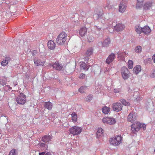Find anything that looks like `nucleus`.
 <instances>
[{"label":"nucleus","instance_id":"obj_30","mask_svg":"<svg viewBox=\"0 0 155 155\" xmlns=\"http://www.w3.org/2000/svg\"><path fill=\"white\" fill-rule=\"evenodd\" d=\"M38 145L40 146V148H42L43 150H47L48 145L45 144V143H38Z\"/></svg>","mask_w":155,"mask_h":155},{"label":"nucleus","instance_id":"obj_28","mask_svg":"<svg viewBox=\"0 0 155 155\" xmlns=\"http://www.w3.org/2000/svg\"><path fill=\"white\" fill-rule=\"evenodd\" d=\"M71 116L72 121L74 123L76 122L77 120V114L75 112H73L71 114Z\"/></svg>","mask_w":155,"mask_h":155},{"label":"nucleus","instance_id":"obj_34","mask_svg":"<svg viewBox=\"0 0 155 155\" xmlns=\"http://www.w3.org/2000/svg\"><path fill=\"white\" fill-rule=\"evenodd\" d=\"M120 101L123 105L125 106H129L130 105V103L125 100L122 99L120 100Z\"/></svg>","mask_w":155,"mask_h":155},{"label":"nucleus","instance_id":"obj_19","mask_svg":"<svg viewBox=\"0 0 155 155\" xmlns=\"http://www.w3.org/2000/svg\"><path fill=\"white\" fill-rule=\"evenodd\" d=\"M124 25L120 23L117 24L115 27V29L118 31H122L124 29Z\"/></svg>","mask_w":155,"mask_h":155},{"label":"nucleus","instance_id":"obj_52","mask_svg":"<svg viewBox=\"0 0 155 155\" xmlns=\"http://www.w3.org/2000/svg\"><path fill=\"white\" fill-rule=\"evenodd\" d=\"M9 87V88H10L11 89H12V88H11V87Z\"/></svg>","mask_w":155,"mask_h":155},{"label":"nucleus","instance_id":"obj_3","mask_svg":"<svg viewBox=\"0 0 155 155\" xmlns=\"http://www.w3.org/2000/svg\"><path fill=\"white\" fill-rule=\"evenodd\" d=\"M146 128V125L145 124L140 123L137 122L131 125V130L132 132L134 133L139 131L140 128H142L143 130H145Z\"/></svg>","mask_w":155,"mask_h":155},{"label":"nucleus","instance_id":"obj_2","mask_svg":"<svg viewBox=\"0 0 155 155\" xmlns=\"http://www.w3.org/2000/svg\"><path fill=\"white\" fill-rule=\"evenodd\" d=\"M122 142V138L121 135H118L109 140L110 144L114 146H119Z\"/></svg>","mask_w":155,"mask_h":155},{"label":"nucleus","instance_id":"obj_24","mask_svg":"<svg viewBox=\"0 0 155 155\" xmlns=\"http://www.w3.org/2000/svg\"><path fill=\"white\" fill-rule=\"evenodd\" d=\"M110 43V41L109 38L105 39L102 42V44L103 47H107Z\"/></svg>","mask_w":155,"mask_h":155},{"label":"nucleus","instance_id":"obj_18","mask_svg":"<svg viewBox=\"0 0 155 155\" xmlns=\"http://www.w3.org/2000/svg\"><path fill=\"white\" fill-rule=\"evenodd\" d=\"M115 57V54H111L106 59V62L107 64H109L114 59Z\"/></svg>","mask_w":155,"mask_h":155},{"label":"nucleus","instance_id":"obj_38","mask_svg":"<svg viewBox=\"0 0 155 155\" xmlns=\"http://www.w3.org/2000/svg\"><path fill=\"white\" fill-rule=\"evenodd\" d=\"M93 96L92 95H89L86 98V101L87 102H90L92 100Z\"/></svg>","mask_w":155,"mask_h":155},{"label":"nucleus","instance_id":"obj_37","mask_svg":"<svg viewBox=\"0 0 155 155\" xmlns=\"http://www.w3.org/2000/svg\"><path fill=\"white\" fill-rule=\"evenodd\" d=\"M87 39L88 41L90 42L93 41L94 40V38L93 37L92 35H88Z\"/></svg>","mask_w":155,"mask_h":155},{"label":"nucleus","instance_id":"obj_47","mask_svg":"<svg viewBox=\"0 0 155 155\" xmlns=\"http://www.w3.org/2000/svg\"><path fill=\"white\" fill-rule=\"evenodd\" d=\"M103 14V13L102 12V11H101L98 14V15H102Z\"/></svg>","mask_w":155,"mask_h":155},{"label":"nucleus","instance_id":"obj_50","mask_svg":"<svg viewBox=\"0 0 155 155\" xmlns=\"http://www.w3.org/2000/svg\"><path fill=\"white\" fill-rule=\"evenodd\" d=\"M2 135L1 134V133L0 132V139H1V137H2Z\"/></svg>","mask_w":155,"mask_h":155},{"label":"nucleus","instance_id":"obj_5","mask_svg":"<svg viewBox=\"0 0 155 155\" xmlns=\"http://www.w3.org/2000/svg\"><path fill=\"white\" fill-rule=\"evenodd\" d=\"M122 76L124 79H127L130 76V73L127 68L125 67H123L121 69Z\"/></svg>","mask_w":155,"mask_h":155},{"label":"nucleus","instance_id":"obj_40","mask_svg":"<svg viewBox=\"0 0 155 155\" xmlns=\"http://www.w3.org/2000/svg\"><path fill=\"white\" fill-rule=\"evenodd\" d=\"M6 84V81L5 80H2L0 81V84L4 86Z\"/></svg>","mask_w":155,"mask_h":155},{"label":"nucleus","instance_id":"obj_48","mask_svg":"<svg viewBox=\"0 0 155 155\" xmlns=\"http://www.w3.org/2000/svg\"><path fill=\"white\" fill-rule=\"evenodd\" d=\"M45 155H52L51 153L49 152L47 153H46Z\"/></svg>","mask_w":155,"mask_h":155},{"label":"nucleus","instance_id":"obj_31","mask_svg":"<svg viewBox=\"0 0 155 155\" xmlns=\"http://www.w3.org/2000/svg\"><path fill=\"white\" fill-rule=\"evenodd\" d=\"M103 130L101 128H99L97 132V136H100L103 135Z\"/></svg>","mask_w":155,"mask_h":155},{"label":"nucleus","instance_id":"obj_29","mask_svg":"<svg viewBox=\"0 0 155 155\" xmlns=\"http://www.w3.org/2000/svg\"><path fill=\"white\" fill-rule=\"evenodd\" d=\"M93 51V49L92 48H89L87 51L85 53V55L87 56H90L92 54Z\"/></svg>","mask_w":155,"mask_h":155},{"label":"nucleus","instance_id":"obj_41","mask_svg":"<svg viewBox=\"0 0 155 155\" xmlns=\"http://www.w3.org/2000/svg\"><path fill=\"white\" fill-rule=\"evenodd\" d=\"M85 77V74L82 73L79 76V78L81 79H83Z\"/></svg>","mask_w":155,"mask_h":155},{"label":"nucleus","instance_id":"obj_16","mask_svg":"<svg viewBox=\"0 0 155 155\" xmlns=\"http://www.w3.org/2000/svg\"><path fill=\"white\" fill-rule=\"evenodd\" d=\"M118 57L120 58V59H123L124 58L127 56V51L125 50L122 52H119L117 53Z\"/></svg>","mask_w":155,"mask_h":155},{"label":"nucleus","instance_id":"obj_39","mask_svg":"<svg viewBox=\"0 0 155 155\" xmlns=\"http://www.w3.org/2000/svg\"><path fill=\"white\" fill-rule=\"evenodd\" d=\"M16 154L15 150V149H13L10 152L8 155H16Z\"/></svg>","mask_w":155,"mask_h":155},{"label":"nucleus","instance_id":"obj_10","mask_svg":"<svg viewBox=\"0 0 155 155\" xmlns=\"http://www.w3.org/2000/svg\"><path fill=\"white\" fill-rule=\"evenodd\" d=\"M153 3L151 2H147L145 3L143 5H142L143 11L146 12L149 10L152 6Z\"/></svg>","mask_w":155,"mask_h":155},{"label":"nucleus","instance_id":"obj_22","mask_svg":"<svg viewBox=\"0 0 155 155\" xmlns=\"http://www.w3.org/2000/svg\"><path fill=\"white\" fill-rule=\"evenodd\" d=\"M81 69H83L85 71L87 70L89 68V66L88 64L84 62H82L80 65Z\"/></svg>","mask_w":155,"mask_h":155},{"label":"nucleus","instance_id":"obj_23","mask_svg":"<svg viewBox=\"0 0 155 155\" xmlns=\"http://www.w3.org/2000/svg\"><path fill=\"white\" fill-rule=\"evenodd\" d=\"M144 0H137L136 8L138 9L142 8Z\"/></svg>","mask_w":155,"mask_h":155},{"label":"nucleus","instance_id":"obj_44","mask_svg":"<svg viewBox=\"0 0 155 155\" xmlns=\"http://www.w3.org/2000/svg\"><path fill=\"white\" fill-rule=\"evenodd\" d=\"M88 56H87V57H85L84 58V61H87L88 60H89V58H88Z\"/></svg>","mask_w":155,"mask_h":155},{"label":"nucleus","instance_id":"obj_32","mask_svg":"<svg viewBox=\"0 0 155 155\" xmlns=\"http://www.w3.org/2000/svg\"><path fill=\"white\" fill-rule=\"evenodd\" d=\"M128 67L129 69H132L133 67V62L129 60L128 62Z\"/></svg>","mask_w":155,"mask_h":155},{"label":"nucleus","instance_id":"obj_12","mask_svg":"<svg viewBox=\"0 0 155 155\" xmlns=\"http://www.w3.org/2000/svg\"><path fill=\"white\" fill-rule=\"evenodd\" d=\"M48 47L51 50H54L56 47V44L52 40H49L48 43Z\"/></svg>","mask_w":155,"mask_h":155},{"label":"nucleus","instance_id":"obj_26","mask_svg":"<svg viewBox=\"0 0 155 155\" xmlns=\"http://www.w3.org/2000/svg\"><path fill=\"white\" fill-rule=\"evenodd\" d=\"M110 108L107 106L104 107L102 109V112L105 114H107L110 111Z\"/></svg>","mask_w":155,"mask_h":155},{"label":"nucleus","instance_id":"obj_49","mask_svg":"<svg viewBox=\"0 0 155 155\" xmlns=\"http://www.w3.org/2000/svg\"><path fill=\"white\" fill-rule=\"evenodd\" d=\"M95 26L96 27V28H97L98 29V30H100L101 29V28H98L97 26Z\"/></svg>","mask_w":155,"mask_h":155},{"label":"nucleus","instance_id":"obj_45","mask_svg":"<svg viewBox=\"0 0 155 155\" xmlns=\"http://www.w3.org/2000/svg\"><path fill=\"white\" fill-rule=\"evenodd\" d=\"M152 60L154 63H155V54L152 56Z\"/></svg>","mask_w":155,"mask_h":155},{"label":"nucleus","instance_id":"obj_43","mask_svg":"<svg viewBox=\"0 0 155 155\" xmlns=\"http://www.w3.org/2000/svg\"><path fill=\"white\" fill-rule=\"evenodd\" d=\"M150 76L153 78L155 77V70L153 71V72L151 74Z\"/></svg>","mask_w":155,"mask_h":155},{"label":"nucleus","instance_id":"obj_25","mask_svg":"<svg viewBox=\"0 0 155 155\" xmlns=\"http://www.w3.org/2000/svg\"><path fill=\"white\" fill-rule=\"evenodd\" d=\"M10 60V57H8L5 58V59L1 63V64L2 66H6L8 64V62Z\"/></svg>","mask_w":155,"mask_h":155},{"label":"nucleus","instance_id":"obj_7","mask_svg":"<svg viewBox=\"0 0 155 155\" xmlns=\"http://www.w3.org/2000/svg\"><path fill=\"white\" fill-rule=\"evenodd\" d=\"M127 7V3L125 0L121 2L119 6V11L120 13H123L126 10Z\"/></svg>","mask_w":155,"mask_h":155},{"label":"nucleus","instance_id":"obj_36","mask_svg":"<svg viewBox=\"0 0 155 155\" xmlns=\"http://www.w3.org/2000/svg\"><path fill=\"white\" fill-rule=\"evenodd\" d=\"M142 48L140 46H137L135 49V51L137 53H140L141 51Z\"/></svg>","mask_w":155,"mask_h":155},{"label":"nucleus","instance_id":"obj_11","mask_svg":"<svg viewBox=\"0 0 155 155\" xmlns=\"http://www.w3.org/2000/svg\"><path fill=\"white\" fill-rule=\"evenodd\" d=\"M122 106L121 104L119 103H114L113 104V108L115 111L118 112L122 109Z\"/></svg>","mask_w":155,"mask_h":155},{"label":"nucleus","instance_id":"obj_21","mask_svg":"<svg viewBox=\"0 0 155 155\" xmlns=\"http://www.w3.org/2000/svg\"><path fill=\"white\" fill-rule=\"evenodd\" d=\"M53 106V104L49 101L45 102L44 107L45 108L48 110H51L52 109Z\"/></svg>","mask_w":155,"mask_h":155},{"label":"nucleus","instance_id":"obj_17","mask_svg":"<svg viewBox=\"0 0 155 155\" xmlns=\"http://www.w3.org/2000/svg\"><path fill=\"white\" fill-rule=\"evenodd\" d=\"M151 30L148 26H145L142 28V32L145 35H148L151 32Z\"/></svg>","mask_w":155,"mask_h":155},{"label":"nucleus","instance_id":"obj_15","mask_svg":"<svg viewBox=\"0 0 155 155\" xmlns=\"http://www.w3.org/2000/svg\"><path fill=\"white\" fill-rule=\"evenodd\" d=\"M54 68L57 70H62L63 68V66L61 64H59L58 62H57L54 63L52 65Z\"/></svg>","mask_w":155,"mask_h":155},{"label":"nucleus","instance_id":"obj_33","mask_svg":"<svg viewBox=\"0 0 155 155\" xmlns=\"http://www.w3.org/2000/svg\"><path fill=\"white\" fill-rule=\"evenodd\" d=\"M87 87L86 86H82L79 89L78 91L80 93H83L84 92V90Z\"/></svg>","mask_w":155,"mask_h":155},{"label":"nucleus","instance_id":"obj_20","mask_svg":"<svg viewBox=\"0 0 155 155\" xmlns=\"http://www.w3.org/2000/svg\"><path fill=\"white\" fill-rule=\"evenodd\" d=\"M51 139L52 137L51 136L47 135H45L42 137L41 140L43 141L45 143H46L49 142L50 141H51Z\"/></svg>","mask_w":155,"mask_h":155},{"label":"nucleus","instance_id":"obj_46","mask_svg":"<svg viewBox=\"0 0 155 155\" xmlns=\"http://www.w3.org/2000/svg\"><path fill=\"white\" fill-rule=\"evenodd\" d=\"M45 152H42L41 153H39V155H44L45 154Z\"/></svg>","mask_w":155,"mask_h":155},{"label":"nucleus","instance_id":"obj_1","mask_svg":"<svg viewBox=\"0 0 155 155\" xmlns=\"http://www.w3.org/2000/svg\"><path fill=\"white\" fill-rule=\"evenodd\" d=\"M67 40V34L64 31H62L57 36L56 41L57 44L60 45H65Z\"/></svg>","mask_w":155,"mask_h":155},{"label":"nucleus","instance_id":"obj_8","mask_svg":"<svg viewBox=\"0 0 155 155\" xmlns=\"http://www.w3.org/2000/svg\"><path fill=\"white\" fill-rule=\"evenodd\" d=\"M103 122L110 125L114 124L116 122L115 119L113 117H107L104 118L102 120Z\"/></svg>","mask_w":155,"mask_h":155},{"label":"nucleus","instance_id":"obj_9","mask_svg":"<svg viewBox=\"0 0 155 155\" xmlns=\"http://www.w3.org/2000/svg\"><path fill=\"white\" fill-rule=\"evenodd\" d=\"M137 117V113L132 112L129 114L127 117V120L128 121L133 123L136 120Z\"/></svg>","mask_w":155,"mask_h":155},{"label":"nucleus","instance_id":"obj_4","mask_svg":"<svg viewBox=\"0 0 155 155\" xmlns=\"http://www.w3.org/2000/svg\"><path fill=\"white\" fill-rule=\"evenodd\" d=\"M83 130V128L80 127L75 126L71 127L69 130L70 134L73 136L78 135L80 134Z\"/></svg>","mask_w":155,"mask_h":155},{"label":"nucleus","instance_id":"obj_14","mask_svg":"<svg viewBox=\"0 0 155 155\" xmlns=\"http://www.w3.org/2000/svg\"><path fill=\"white\" fill-rule=\"evenodd\" d=\"M87 31V29L85 27H82L79 31V35L81 37H83L86 35Z\"/></svg>","mask_w":155,"mask_h":155},{"label":"nucleus","instance_id":"obj_42","mask_svg":"<svg viewBox=\"0 0 155 155\" xmlns=\"http://www.w3.org/2000/svg\"><path fill=\"white\" fill-rule=\"evenodd\" d=\"M37 52L36 50H33L31 52L33 56L37 54Z\"/></svg>","mask_w":155,"mask_h":155},{"label":"nucleus","instance_id":"obj_51","mask_svg":"<svg viewBox=\"0 0 155 155\" xmlns=\"http://www.w3.org/2000/svg\"><path fill=\"white\" fill-rule=\"evenodd\" d=\"M114 92L115 93H116V92H117V91H116L115 89H114Z\"/></svg>","mask_w":155,"mask_h":155},{"label":"nucleus","instance_id":"obj_35","mask_svg":"<svg viewBox=\"0 0 155 155\" xmlns=\"http://www.w3.org/2000/svg\"><path fill=\"white\" fill-rule=\"evenodd\" d=\"M136 31L137 33L140 34L142 32V28L137 26L136 28Z\"/></svg>","mask_w":155,"mask_h":155},{"label":"nucleus","instance_id":"obj_13","mask_svg":"<svg viewBox=\"0 0 155 155\" xmlns=\"http://www.w3.org/2000/svg\"><path fill=\"white\" fill-rule=\"evenodd\" d=\"M34 61L35 64L36 66H43L45 63L44 61H41L39 59H34Z\"/></svg>","mask_w":155,"mask_h":155},{"label":"nucleus","instance_id":"obj_27","mask_svg":"<svg viewBox=\"0 0 155 155\" xmlns=\"http://www.w3.org/2000/svg\"><path fill=\"white\" fill-rule=\"evenodd\" d=\"M141 70V66L138 65L134 67L133 69V71L135 74H137Z\"/></svg>","mask_w":155,"mask_h":155},{"label":"nucleus","instance_id":"obj_6","mask_svg":"<svg viewBox=\"0 0 155 155\" xmlns=\"http://www.w3.org/2000/svg\"><path fill=\"white\" fill-rule=\"evenodd\" d=\"M16 101L18 104H23L26 102V96L23 94L21 93L16 99Z\"/></svg>","mask_w":155,"mask_h":155},{"label":"nucleus","instance_id":"obj_53","mask_svg":"<svg viewBox=\"0 0 155 155\" xmlns=\"http://www.w3.org/2000/svg\"><path fill=\"white\" fill-rule=\"evenodd\" d=\"M7 87H8L9 86L8 85L7 86Z\"/></svg>","mask_w":155,"mask_h":155}]
</instances>
